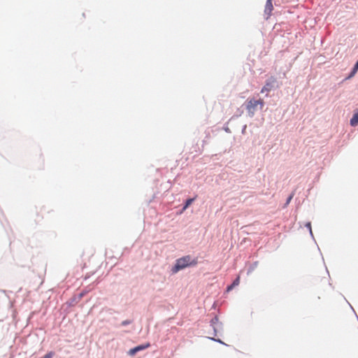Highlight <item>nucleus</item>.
<instances>
[{"mask_svg":"<svg viewBox=\"0 0 358 358\" xmlns=\"http://www.w3.org/2000/svg\"><path fill=\"white\" fill-rule=\"evenodd\" d=\"M197 263L198 261L196 258H192L190 255H187L178 259L171 271L173 273H176L179 271L184 269L187 266H195Z\"/></svg>","mask_w":358,"mask_h":358,"instance_id":"nucleus-1","label":"nucleus"},{"mask_svg":"<svg viewBox=\"0 0 358 358\" xmlns=\"http://www.w3.org/2000/svg\"><path fill=\"white\" fill-rule=\"evenodd\" d=\"M264 105V100L262 99H248L246 104V109L248 112L250 116L252 117L255 115V113L257 110L258 106H259L260 108H262Z\"/></svg>","mask_w":358,"mask_h":358,"instance_id":"nucleus-2","label":"nucleus"},{"mask_svg":"<svg viewBox=\"0 0 358 358\" xmlns=\"http://www.w3.org/2000/svg\"><path fill=\"white\" fill-rule=\"evenodd\" d=\"M150 343H148L145 345H138L132 349H130L128 354L131 356H134L136 355V352L141 351V350H145L147 349L148 348L150 347Z\"/></svg>","mask_w":358,"mask_h":358,"instance_id":"nucleus-3","label":"nucleus"},{"mask_svg":"<svg viewBox=\"0 0 358 358\" xmlns=\"http://www.w3.org/2000/svg\"><path fill=\"white\" fill-rule=\"evenodd\" d=\"M273 10V6L272 3V0H267L264 8V13L266 15V19H268L271 16Z\"/></svg>","mask_w":358,"mask_h":358,"instance_id":"nucleus-4","label":"nucleus"},{"mask_svg":"<svg viewBox=\"0 0 358 358\" xmlns=\"http://www.w3.org/2000/svg\"><path fill=\"white\" fill-rule=\"evenodd\" d=\"M274 83V79L271 80V82H267L266 85L262 87L261 92L264 93L265 92H268L273 88V83Z\"/></svg>","mask_w":358,"mask_h":358,"instance_id":"nucleus-5","label":"nucleus"},{"mask_svg":"<svg viewBox=\"0 0 358 358\" xmlns=\"http://www.w3.org/2000/svg\"><path fill=\"white\" fill-rule=\"evenodd\" d=\"M350 124L352 127H355L358 124V111L356 112L351 118Z\"/></svg>","mask_w":358,"mask_h":358,"instance_id":"nucleus-6","label":"nucleus"},{"mask_svg":"<svg viewBox=\"0 0 358 358\" xmlns=\"http://www.w3.org/2000/svg\"><path fill=\"white\" fill-rule=\"evenodd\" d=\"M194 200V199H187L185 202V206L183 207V210H185L186 208H187L188 206L192 204V203L193 202Z\"/></svg>","mask_w":358,"mask_h":358,"instance_id":"nucleus-7","label":"nucleus"},{"mask_svg":"<svg viewBox=\"0 0 358 358\" xmlns=\"http://www.w3.org/2000/svg\"><path fill=\"white\" fill-rule=\"evenodd\" d=\"M357 70H358V61L355 64V66H354V68H353V69H352V72H351V73L350 75V77L353 76L356 73Z\"/></svg>","mask_w":358,"mask_h":358,"instance_id":"nucleus-8","label":"nucleus"},{"mask_svg":"<svg viewBox=\"0 0 358 358\" xmlns=\"http://www.w3.org/2000/svg\"><path fill=\"white\" fill-rule=\"evenodd\" d=\"M53 356H54V352H50L47 353L45 356H43V357H41V358H52Z\"/></svg>","mask_w":358,"mask_h":358,"instance_id":"nucleus-9","label":"nucleus"},{"mask_svg":"<svg viewBox=\"0 0 358 358\" xmlns=\"http://www.w3.org/2000/svg\"><path fill=\"white\" fill-rule=\"evenodd\" d=\"M240 282V278L238 277L232 283V285L235 287L236 285H238Z\"/></svg>","mask_w":358,"mask_h":358,"instance_id":"nucleus-10","label":"nucleus"},{"mask_svg":"<svg viewBox=\"0 0 358 358\" xmlns=\"http://www.w3.org/2000/svg\"><path fill=\"white\" fill-rule=\"evenodd\" d=\"M131 322L129 321V320H124V321H122V326H126L127 324H129Z\"/></svg>","mask_w":358,"mask_h":358,"instance_id":"nucleus-11","label":"nucleus"},{"mask_svg":"<svg viewBox=\"0 0 358 358\" xmlns=\"http://www.w3.org/2000/svg\"><path fill=\"white\" fill-rule=\"evenodd\" d=\"M234 287V286L231 284L230 286H229V287H227V290H228V291L231 290V289H233V287Z\"/></svg>","mask_w":358,"mask_h":358,"instance_id":"nucleus-12","label":"nucleus"},{"mask_svg":"<svg viewBox=\"0 0 358 358\" xmlns=\"http://www.w3.org/2000/svg\"><path fill=\"white\" fill-rule=\"evenodd\" d=\"M292 199V195H291V196L288 198V199H287V203H289V202L291 201V199Z\"/></svg>","mask_w":358,"mask_h":358,"instance_id":"nucleus-13","label":"nucleus"},{"mask_svg":"<svg viewBox=\"0 0 358 358\" xmlns=\"http://www.w3.org/2000/svg\"><path fill=\"white\" fill-rule=\"evenodd\" d=\"M307 226H308V227L310 228V229L311 230V228H310V223H308V224H307Z\"/></svg>","mask_w":358,"mask_h":358,"instance_id":"nucleus-14","label":"nucleus"}]
</instances>
